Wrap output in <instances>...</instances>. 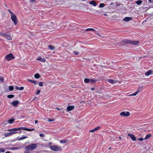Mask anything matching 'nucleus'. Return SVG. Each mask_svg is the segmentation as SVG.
<instances>
[{
	"mask_svg": "<svg viewBox=\"0 0 153 153\" xmlns=\"http://www.w3.org/2000/svg\"><path fill=\"white\" fill-rule=\"evenodd\" d=\"M37 145L36 144H32L25 147V149L27 150L33 151L36 148Z\"/></svg>",
	"mask_w": 153,
	"mask_h": 153,
	"instance_id": "f257e3e1",
	"label": "nucleus"
},
{
	"mask_svg": "<svg viewBox=\"0 0 153 153\" xmlns=\"http://www.w3.org/2000/svg\"><path fill=\"white\" fill-rule=\"evenodd\" d=\"M22 130V127H19L17 128H13L11 129H9L8 130L9 131H11V132H14L13 134L19 133L21 134L22 131H20Z\"/></svg>",
	"mask_w": 153,
	"mask_h": 153,
	"instance_id": "f03ea898",
	"label": "nucleus"
},
{
	"mask_svg": "<svg viewBox=\"0 0 153 153\" xmlns=\"http://www.w3.org/2000/svg\"><path fill=\"white\" fill-rule=\"evenodd\" d=\"M50 148L51 150L54 151H61L62 150V149L61 147L57 146H51Z\"/></svg>",
	"mask_w": 153,
	"mask_h": 153,
	"instance_id": "7ed1b4c3",
	"label": "nucleus"
},
{
	"mask_svg": "<svg viewBox=\"0 0 153 153\" xmlns=\"http://www.w3.org/2000/svg\"><path fill=\"white\" fill-rule=\"evenodd\" d=\"M5 58L7 60L9 61L14 59V56L12 53H10L6 55Z\"/></svg>",
	"mask_w": 153,
	"mask_h": 153,
	"instance_id": "20e7f679",
	"label": "nucleus"
},
{
	"mask_svg": "<svg viewBox=\"0 0 153 153\" xmlns=\"http://www.w3.org/2000/svg\"><path fill=\"white\" fill-rule=\"evenodd\" d=\"M11 19L15 25H16L17 23V19L16 15L15 14L11 16Z\"/></svg>",
	"mask_w": 153,
	"mask_h": 153,
	"instance_id": "39448f33",
	"label": "nucleus"
},
{
	"mask_svg": "<svg viewBox=\"0 0 153 153\" xmlns=\"http://www.w3.org/2000/svg\"><path fill=\"white\" fill-rule=\"evenodd\" d=\"M120 115L124 117H128L130 115V113L128 111H123L120 113Z\"/></svg>",
	"mask_w": 153,
	"mask_h": 153,
	"instance_id": "423d86ee",
	"label": "nucleus"
},
{
	"mask_svg": "<svg viewBox=\"0 0 153 153\" xmlns=\"http://www.w3.org/2000/svg\"><path fill=\"white\" fill-rule=\"evenodd\" d=\"M2 35L8 40H10L12 39L10 36L8 34L5 33H2Z\"/></svg>",
	"mask_w": 153,
	"mask_h": 153,
	"instance_id": "0eeeda50",
	"label": "nucleus"
},
{
	"mask_svg": "<svg viewBox=\"0 0 153 153\" xmlns=\"http://www.w3.org/2000/svg\"><path fill=\"white\" fill-rule=\"evenodd\" d=\"M140 42L138 41H134V40H130V44L132 45H137L139 44Z\"/></svg>",
	"mask_w": 153,
	"mask_h": 153,
	"instance_id": "6e6552de",
	"label": "nucleus"
},
{
	"mask_svg": "<svg viewBox=\"0 0 153 153\" xmlns=\"http://www.w3.org/2000/svg\"><path fill=\"white\" fill-rule=\"evenodd\" d=\"M130 40L127 39H125L122 40V42L124 44H130Z\"/></svg>",
	"mask_w": 153,
	"mask_h": 153,
	"instance_id": "1a4fd4ad",
	"label": "nucleus"
},
{
	"mask_svg": "<svg viewBox=\"0 0 153 153\" xmlns=\"http://www.w3.org/2000/svg\"><path fill=\"white\" fill-rule=\"evenodd\" d=\"M128 135L130 137L133 141H135L136 140V138L134 135L129 134H128Z\"/></svg>",
	"mask_w": 153,
	"mask_h": 153,
	"instance_id": "9d476101",
	"label": "nucleus"
},
{
	"mask_svg": "<svg viewBox=\"0 0 153 153\" xmlns=\"http://www.w3.org/2000/svg\"><path fill=\"white\" fill-rule=\"evenodd\" d=\"M22 130H25V131H34V128H32V129L28 128H26L25 127H22Z\"/></svg>",
	"mask_w": 153,
	"mask_h": 153,
	"instance_id": "9b49d317",
	"label": "nucleus"
},
{
	"mask_svg": "<svg viewBox=\"0 0 153 153\" xmlns=\"http://www.w3.org/2000/svg\"><path fill=\"white\" fill-rule=\"evenodd\" d=\"M132 19V18L130 17H125L123 19V20L125 22H128Z\"/></svg>",
	"mask_w": 153,
	"mask_h": 153,
	"instance_id": "f8f14e48",
	"label": "nucleus"
},
{
	"mask_svg": "<svg viewBox=\"0 0 153 153\" xmlns=\"http://www.w3.org/2000/svg\"><path fill=\"white\" fill-rule=\"evenodd\" d=\"M74 108V106L73 105L69 106L67 107V110L68 111H70L73 109Z\"/></svg>",
	"mask_w": 153,
	"mask_h": 153,
	"instance_id": "ddd939ff",
	"label": "nucleus"
},
{
	"mask_svg": "<svg viewBox=\"0 0 153 153\" xmlns=\"http://www.w3.org/2000/svg\"><path fill=\"white\" fill-rule=\"evenodd\" d=\"M13 133H14V132H11V131L10 132L5 133H4V135L5 137H8L11 136L13 134Z\"/></svg>",
	"mask_w": 153,
	"mask_h": 153,
	"instance_id": "4468645a",
	"label": "nucleus"
},
{
	"mask_svg": "<svg viewBox=\"0 0 153 153\" xmlns=\"http://www.w3.org/2000/svg\"><path fill=\"white\" fill-rule=\"evenodd\" d=\"M19 102L18 100H15L12 102L11 103V104H12L14 106H16L18 104Z\"/></svg>",
	"mask_w": 153,
	"mask_h": 153,
	"instance_id": "2eb2a0df",
	"label": "nucleus"
},
{
	"mask_svg": "<svg viewBox=\"0 0 153 153\" xmlns=\"http://www.w3.org/2000/svg\"><path fill=\"white\" fill-rule=\"evenodd\" d=\"M100 128V126H98V127L95 128H94L93 129L90 130L89 131V132H94L95 131L99 130V129Z\"/></svg>",
	"mask_w": 153,
	"mask_h": 153,
	"instance_id": "dca6fc26",
	"label": "nucleus"
},
{
	"mask_svg": "<svg viewBox=\"0 0 153 153\" xmlns=\"http://www.w3.org/2000/svg\"><path fill=\"white\" fill-rule=\"evenodd\" d=\"M27 81L33 83L34 85H36L38 84V82L36 81L30 79H27Z\"/></svg>",
	"mask_w": 153,
	"mask_h": 153,
	"instance_id": "f3484780",
	"label": "nucleus"
},
{
	"mask_svg": "<svg viewBox=\"0 0 153 153\" xmlns=\"http://www.w3.org/2000/svg\"><path fill=\"white\" fill-rule=\"evenodd\" d=\"M36 60L39 61L41 62H44L46 61V59L44 58H42L41 57L38 58L36 59Z\"/></svg>",
	"mask_w": 153,
	"mask_h": 153,
	"instance_id": "a211bd4d",
	"label": "nucleus"
},
{
	"mask_svg": "<svg viewBox=\"0 0 153 153\" xmlns=\"http://www.w3.org/2000/svg\"><path fill=\"white\" fill-rule=\"evenodd\" d=\"M153 72V71L151 70H149L147 72L145 73V74L147 76H149Z\"/></svg>",
	"mask_w": 153,
	"mask_h": 153,
	"instance_id": "6ab92c4d",
	"label": "nucleus"
},
{
	"mask_svg": "<svg viewBox=\"0 0 153 153\" xmlns=\"http://www.w3.org/2000/svg\"><path fill=\"white\" fill-rule=\"evenodd\" d=\"M89 3L91 4H93L94 6H96L97 5L96 2L94 0H92Z\"/></svg>",
	"mask_w": 153,
	"mask_h": 153,
	"instance_id": "aec40b11",
	"label": "nucleus"
},
{
	"mask_svg": "<svg viewBox=\"0 0 153 153\" xmlns=\"http://www.w3.org/2000/svg\"><path fill=\"white\" fill-rule=\"evenodd\" d=\"M107 81L110 83L114 84L115 83V81L113 79H109L107 80Z\"/></svg>",
	"mask_w": 153,
	"mask_h": 153,
	"instance_id": "412c9836",
	"label": "nucleus"
},
{
	"mask_svg": "<svg viewBox=\"0 0 153 153\" xmlns=\"http://www.w3.org/2000/svg\"><path fill=\"white\" fill-rule=\"evenodd\" d=\"M15 88L17 90H22L24 89V88L23 87H19L18 86H15Z\"/></svg>",
	"mask_w": 153,
	"mask_h": 153,
	"instance_id": "4be33fe9",
	"label": "nucleus"
},
{
	"mask_svg": "<svg viewBox=\"0 0 153 153\" xmlns=\"http://www.w3.org/2000/svg\"><path fill=\"white\" fill-rule=\"evenodd\" d=\"M151 137V134H148L146 136L144 139L145 140L148 139H149V138H150Z\"/></svg>",
	"mask_w": 153,
	"mask_h": 153,
	"instance_id": "5701e85b",
	"label": "nucleus"
},
{
	"mask_svg": "<svg viewBox=\"0 0 153 153\" xmlns=\"http://www.w3.org/2000/svg\"><path fill=\"white\" fill-rule=\"evenodd\" d=\"M85 31H95L96 30H95L93 28H87L85 30Z\"/></svg>",
	"mask_w": 153,
	"mask_h": 153,
	"instance_id": "b1692460",
	"label": "nucleus"
},
{
	"mask_svg": "<svg viewBox=\"0 0 153 153\" xmlns=\"http://www.w3.org/2000/svg\"><path fill=\"white\" fill-rule=\"evenodd\" d=\"M34 77L36 79H38L40 77V75L38 74H35Z\"/></svg>",
	"mask_w": 153,
	"mask_h": 153,
	"instance_id": "393cba45",
	"label": "nucleus"
},
{
	"mask_svg": "<svg viewBox=\"0 0 153 153\" xmlns=\"http://www.w3.org/2000/svg\"><path fill=\"white\" fill-rule=\"evenodd\" d=\"M28 138V137H27V136H24V137H21L20 138H19L18 140V141H20V140H24V139H25L26 138Z\"/></svg>",
	"mask_w": 153,
	"mask_h": 153,
	"instance_id": "a878e982",
	"label": "nucleus"
},
{
	"mask_svg": "<svg viewBox=\"0 0 153 153\" xmlns=\"http://www.w3.org/2000/svg\"><path fill=\"white\" fill-rule=\"evenodd\" d=\"M14 119H10L8 120V123L10 124L12 123L14 121Z\"/></svg>",
	"mask_w": 153,
	"mask_h": 153,
	"instance_id": "bb28decb",
	"label": "nucleus"
},
{
	"mask_svg": "<svg viewBox=\"0 0 153 153\" xmlns=\"http://www.w3.org/2000/svg\"><path fill=\"white\" fill-rule=\"evenodd\" d=\"M48 48L50 49L51 50H53L54 49V48L53 46L51 45H50L48 46Z\"/></svg>",
	"mask_w": 153,
	"mask_h": 153,
	"instance_id": "cd10ccee",
	"label": "nucleus"
},
{
	"mask_svg": "<svg viewBox=\"0 0 153 153\" xmlns=\"http://www.w3.org/2000/svg\"><path fill=\"white\" fill-rule=\"evenodd\" d=\"M90 79L88 78H85L84 80V82L85 83H88L89 82Z\"/></svg>",
	"mask_w": 153,
	"mask_h": 153,
	"instance_id": "c85d7f7f",
	"label": "nucleus"
},
{
	"mask_svg": "<svg viewBox=\"0 0 153 153\" xmlns=\"http://www.w3.org/2000/svg\"><path fill=\"white\" fill-rule=\"evenodd\" d=\"M14 95L13 94H9L7 96V97L8 98H12L14 97Z\"/></svg>",
	"mask_w": 153,
	"mask_h": 153,
	"instance_id": "c756f323",
	"label": "nucleus"
},
{
	"mask_svg": "<svg viewBox=\"0 0 153 153\" xmlns=\"http://www.w3.org/2000/svg\"><path fill=\"white\" fill-rule=\"evenodd\" d=\"M142 2V1L141 0H138L136 1V3L138 5H140Z\"/></svg>",
	"mask_w": 153,
	"mask_h": 153,
	"instance_id": "7c9ffc66",
	"label": "nucleus"
},
{
	"mask_svg": "<svg viewBox=\"0 0 153 153\" xmlns=\"http://www.w3.org/2000/svg\"><path fill=\"white\" fill-rule=\"evenodd\" d=\"M7 10L9 13L10 14L11 16L15 15V14L10 9H8Z\"/></svg>",
	"mask_w": 153,
	"mask_h": 153,
	"instance_id": "2f4dec72",
	"label": "nucleus"
},
{
	"mask_svg": "<svg viewBox=\"0 0 153 153\" xmlns=\"http://www.w3.org/2000/svg\"><path fill=\"white\" fill-rule=\"evenodd\" d=\"M7 10L9 13L10 14L11 16L15 15V14L10 9H8Z\"/></svg>",
	"mask_w": 153,
	"mask_h": 153,
	"instance_id": "473e14b6",
	"label": "nucleus"
},
{
	"mask_svg": "<svg viewBox=\"0 0 153 153\" xmlns=\"http://www.w3.org/2000/svg\"><path fill=\"white\" fill-rule=\"evenodd\" d=\"M97 81V80L94 79H91L90 80V81H91V82L93 83L96 82Z\"/></svg>",
	"mask_w": 153,
	"mask_h": 153,
	"instance_id": "72a5a7b5",
	"label": "nucleus"
},
{
	"mask_svg": "<svg viewBox=\"0 0 153 153\" xmlns=\"http://www.w3.org/2000/svg\"><path fill=\"white\" fill-rule=\"evenodd\" d=\"M9 88L10 91H12L14 89V87L13 86H10L9 87Z\"/></svg>",
	"mask_w": 153,
	"mask_h": 153,
	"instance_id": "f704fd0d",
	"label": "nucleus"
},
{
	"mask_svg": "<svg viewBox=\"0 0 153 153\" xmlns=\"http://www.w3.org/2000/svg\"><path fill=\"white\" fill-rule=\"evenodd\" d=\"M105 6V4L104 3H101L99 4V7L101 8Z\"/></svg>",
	"mask_w": 153,
	"mask_h": 153,
	"instance_id": "c9c22d12",
	"label": "nucleus"
},
{
	"mask_svg": "<svg viewBox=\"0 0 153 153\" xmlns=\"http://www.w3.org/2000/svg\"><path fill=\"white\" fill-rule=\"evenodd\" d=\"M142 87H139L138 89H137V91H136L137 93L138 94V93L140 92V90H141V89L142 88Z\"/></svg>",
	"mask_w": 153,
	"mask_h": 153,
	"instance_id": "e433bc0d",
	"label": "nucleus"
},
{
	"mask_svg": "<svg viewBox=\"0 0 153 153\" xmlns=\"http://www.w3.org/2000/svg\"><path fill=\"white\" fill-rule=\"evenodd\" d=\"M60 142L61 143H65L66 142V141L65 140H62L60 141Z\"/></svg>",
	"mask_w": 153,
	"mask_h": 153,
	"instance_id": "4c0bfd02",
	"label": "nucleus"
},
{
	"mask_svg": "<svg viewBox=\"0 0 153 153\" xmlns=\"http://www.w3.org/2000/svg\"><path fill=\"white\" fill-rule=\"evenodd\" d=\"M0 81L1 82H3L4 81V78L2 76H0Z\"/></svg>",
	"mask_w": 153,
	"mask_h": 153,
	"instance_id": "58836bf2",
	"label": "nucleus"
},
{
	"mask_svg": "<svg viewBox=\"0 0 153 153\" xmlns=\"http://www.w3.org/2000/svg\"><path fill=\"white\" fill-rule=\"evenodd\" d=\"M43 85V83L42 82H39V86L40 87H42Z\"/></svg>",
	"mask_w": 153,
	"mask_h": 153,
	"instance_id": "ea45409f",
	"label": "nucleus"
},
{
	"mask_svg": "<svg viewBox=\"0 0 153 153\" xmlns=\"http://www.w3.org/2000/svg\"><path fill=\"white\" fill-rule=\"evenodd\" d=\"M4 152V150L3 148H1L0 149V152Z\"/></svg>",
	"mask_w": 153,
	"mask_h": 153,
	"instance_id": "a19ab883",
	"label": "nucleus"
},
{
	"mask_svg": "<svg viewBox=\"0 0 153 153\" xmlns=\"http://www.w3.org/2000/svg\"><path fill=\"white\" fill-rule=\"evenodd\" d=\"M41 92V91L40 90H37V92L36 93V95H39V94L40 92Z\"/></svg>",
	"mask_w": 153,
	"mask_h": 153,
	"instance_id": "79ce46f5",
	"label": "nucleus"
},
{
	"mask_svg": "<svg viewBox=\"0 0 153 153\" xmlns=\"http://www.w3.org/2000/svg\"><path fill=\"white\" fill-rule=\"evenodd\" d=\"M73 53L75 55H78V54L79 53L78 52L76 51H73Z\"/></svg>",
	"mask_w": 153,
	"mask_h": 153,
	"instance_id": "37998d69",
	"label": "nucleus"
},
{
	"mask_svg": "<svg viewBox=\"0 0 153 153\" xmlns=\"http://www.w3.org/2000/svg\"><path fill=\"white\" fill-rule=\"evenodd\" d=\"M138 140L140 141H142L143 140H145L144 139H143L142 137H141L139 138H138Z\"/></svg>",
	"mask_w": 153,
	"mask_h": 153,
	"instance_id": "c03bdc74",
	"label": "nucleus"
},
{
	"mask_svg": "<svg viewBox=\"0 0 153 153\" xmlns=\"http://www.w3.org/2000/svg\"><path fill=\"white\" fill-rule=\"evenodd\" d=\"M148 1L149 4L152 3L153 4V1H152L151 0H148Z\"/></svg>",
	"mask_w": 153,
	"mask_h": 153,
	"instance_id": "a18cd8bd",
	"label": "nucleus"
},
{
	"mask_svg": "<svg viewBox=\"0 0 153 153\" xmlns=\"http://www.w3.org/2000/svg\"><path fill=\"white\" fill-rule=\"evenodd\" d=\"M40 137H44V134H39Z\"/></svg>",
	"mask_w": 153,
	"mask_h": 153,
	"instance_id": "49530a36",
	"label": "nucleus"
},
{
	"mask_svg": "<svg viewBox=\"0 0 153 153\" xmlns=\"http://www.w3.org/2000/svg\"><path fill=\"white\" fill-rule=\"evenodd\" d=\"M137 94L138 93H137L136 92H135L134 93L132 94V95L134 96H135L137 95Z\"/></svg>",
	"mask_w": 153,
	"mask_h": 153,
	"instance_id": "de8ad7c7",
	"label": "nucleus"
},
{
	"mask_svg": "<svg viewBox=\"0 0 153 153\" xmlns=\"http://www.w3.org/2000/svg\"><path fill=\"white\" fill-rule=\"evenodd\" d=\"M53 119H49L48 120V121L49 122H52V121H53Z\"/></svg>",
	"mask_w": 153,
	"mask_h": 153,
	"instance_id": "09e8293b",
	"label": "nucleus"
},
{
	"mask_svg": "<svg viewBox=\"0 0 153 153\" xmlns=\"http://www.w3.org/2000/svg\"><path fill=\"white\" fill-rule=\"evenodd\" d=\"M35 1V0H30V2H34Z\"/></svg>",
	"mask_w": 153,
	"mask_h": 153,
	"instance_id": "8fccbe9b",
	"label": "nucleus"
},
{
	"mask_svg": "<svg viewBox=\"0 0 153 153\" xmlns=\"http://www.w3.org/2000/svg\"><path fill=\"white\" fill-rule=\"evenodd\" d=\"M24 153H29V152L27 151H24Z\"/></svg>",
	"mask_w": 153,
	"mask_h": 153,
	"instance_id": "3c124183",
	"label": "nucleus"
},
{
	"mask_svg": "<svg viewBox=\"0 0 153 153\" xmlns=\"http://www.w3.org/2000/svg\"><path fill=\"white\" fill-rule=\"evenodd\" d=\"M56 109H57L58 110V111H59V110H60V108H59L56 107Z\"/></svg>",
	"mask_w": 153,
	"mask_h": 153,
	"instance_id": "603ef678",
	"label": "nucleus"
},
{
	"mask_svg": "<svg viewBox=\"0 0 153 153\" xmlns=\"http://www.w3.org/2000/svg\"><path fill=\"white\" fill-rule=\"evenodd\" d=\"M38 121L37 120H35V124L37 123H38Z\"/></svg>",
	"mask_w": 153,
	"mask_h": 153,
	"instance_id": "864d4df0",
	"label": "nucleus"
},
{
	"mask_svg": "<svg viewBox=\"0 0 153 153\" xmlns=\"http://www.w3.org/2000/svg\"><path fill=\"white\" fill-rule=\"evenodd\" d=\"M91 90L92 91L94 90V88H91Z\"/></svg>",
	"mask_w": 153,
	"mask_h": 153,
	"instance_id": "5fc2aeb1",
	"label": "nucleus"
},
{
	"mask_svg": "<svg viewBox=\"0 0 153 153\" xmlns=\"http://www.w3.org/2000/svg\"><path fill=\"white\" fill-rule=\"evenodd\" d=\"M129 96H133V95H132V94H130L128 95Z\"/></svg>",
	"mask_w": 153,
	"mask_h": 153,
	"instance_id": "6e6d98bb",
	"label": "nucleus"
},
{
	"mask_svg": "<svg viewBox=\"0 0 153 153\" xmlns=\"http://www.w3.org/2000/svg\"><path fill=\"white\" fill-rule=\"evenodd\" d=\"M37 98V97H35L33 99V100H35L36 98Z\"/></svg>",
	"mask_w": 153,
	"mask_h": 153,
	"instance_id": "4d7b16f0",
	"label": "nucleus"
},
{
	"mask_svg": "<svg viewBox=\"0 0 153 153\" xmlns=\"http://www.w3.org/2000/svg\"><path fill=\"white\" fill-rule=\"evenodd\" d=\"M5 153H10V152L9 151L7 152H5Z\"/></svg>",
	"mask_w": 153,
	"mask_h": 153,
	"instance_id": "13d9d810",
	"label": "nucleus"
},
{
	"mask_svg": "<svg viewBox=\"0 0 153 153\" xmlns=\"http://www.w3.org/2000/svg\"><path fill=\"white\" fill-rule=\"evenodd\" d=\"M111 149V147H110L109 148V149Z\"/></svg>",
	"mask_w": 153,
	"mask_h": 153,
	"instance_id": "bf43d9fd",
	"label": "nucleus"
},
{
	"mask_svg": "<svg viewBox=\"0 0 153 153\" xmlns=\"http://www.w3.org/2000/svg\"><path fill=\"white\" fill-rule=\"evenodd\" d=\"M51 143H50V144H51Z\"/></svg>",
	"mask_w": 153,
	"mask_h": 153,
	"instance_id": "052dcab7",
	"label": "nucleus"
},
{
	"mask_svg": "<svg viewBox=\"0 0 153 153\" xmlns=\"http://www.w3.org/2000/svg\"><path fill=\"white\" fill-rule=\"evenodd\" d=\"M121 137H120V139L121 138Z\"/></svg>",
	"mask_w": 153,
	"mask_h": 153,
	"instance_id": "680f3d73",
	"label": "nucleus"
},
{
	"mask_svg": "<svg viewBox=\"0 0 153 153\" xmlns=\"http://www.w3.org/2000/svg\"><path fill=\"white\" fill-rule=\"evenodd\" d=\"M126 153H128V152H126Z\"/></svg>",
	"mask_w": 153,
	"mask_h": 153,
	"instance_id": "e2e57ef3",
	"label": "nucleus"
}]
</instances>
